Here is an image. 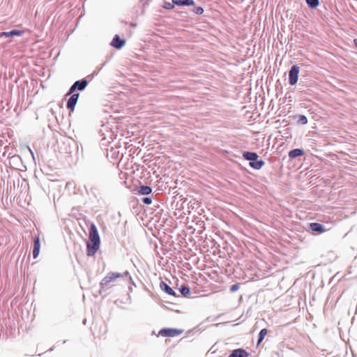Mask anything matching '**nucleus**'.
Instances as JSON below:
<instances>
[{"label": "nucleus", "instance_id": "aec40b11", "mask_svg": "<svg viewBox=\"0 0 357 357\" xmlns=\"http://www.w3.org/2000/svg\"><path fill=\"white\" fill-rule=\"evenodd\" d=\"M267 334V330L266 328H263L260 331L258 335V341L257 344H259L264 339L265 335Z\"/></svg>", "mask_w": 357, "mask_h": 357}, {"label": "nucleus", "instance_id": "4468645a", "mask_svg": "<svg viewBox=\"0 0 357 357\" xmlns=\"http://www.w3.org/2000/svg\"><path fill=\"white\" fill-rule=\"evenodd\" d=\"M248 353L243 349H234L229 357H248Z\"/></svg>", "mask_w": 357, "mask_h": 357}, {"label": "nucleus", "instance_id": "9d476101", "mask_svg": "<svg viewBox=\"0 0 357 357\" xmlns=\"http://www.w3.org/2000/svg\"><path fill=\"white\" fill-rule=\"evenodd\" d=\"M135 192L137 195H149L152 192V188L148 185H135Z\"/></svg>", "mask_w": 357, "mask_h": 357}, {"label": "nucleus", "instance_id": "6ab92c4d", "mask_svg": "<svg viewBox=\"0 0 357 357\" xmlns=\"http://www.w3.org/2000/svg\"><path fill=\"white\" fill-rule=\"evenodd\" d=\"M137 201L138 203H143L144 204L149 205L152 203V198L151 197H145L137 199Z\"/></svg>", "mask_w": 357, "mask_h": 357}, {"label": "nucleus", "instance_id": "5701e85b", "mask_svg": "<svg viewBox=\"0 0 357 357\" xmlns=\"http://www.w3.org/2000/svg\"><path fill=\"white\" fill-rule=\"evenodd\" d=\"M192 11L196 15H202L204 13V8L202 6H197Z\"/></svg>", "mask_w": 357, "mask_h": 357}, {"label": "nucleus", "instance_id": "1a4fd4ad", "mask_svg": "<svg viewBox=\"0 0 357 357\" xmlns=\"http://www.w3.org/2000/svg\"><path fill=\"white\" fill-rule=\"evenodd\" d=\"M309 228L317 234H322L326 231L328 229L324 226V225L319 222H312L309 225Z\"/></svg>", "mask_w": 357, "mask_h": 357}, {"label": "nucleus", "instance_id": "20e7f679", "mask_svg": "<svg viewBox=\"0 0 357 357\" xmlns=\"http://www.w3.org/2000/svg\"><path fill=\"white\" fill-rule=\"evenodd\" d=\"M243 157L250 161V166L252 168L257 170L260 169L265 164L264 160L258 159L259 156L255 152L245 151L243 153Z\"/></svg>", "mask_w": 357, "mask_h": 357}, {"label": "nucleus", "instance_id": "b1692460", "mask_svg": "<svg viewBox=\"0 0 357 357\" xmlns=\"http://www.w3.org/2000/svg\"><path fill=\"white\" fill-rule=\"evenodd\" d=\"M174 5H175L174 3H173L172 2L170 3V2H165L164 3V8H166V9H172L174 8Z\"/></svg>", "mask_w": 357, "mask_h": 357}, {"label": "nucleus", "instance_id": "dca6fc26", "mask_svg": "<svg viewBox=\"0 0 357 357\" xmlns=\"http://www.w3.org/2000/svg\"><path fill=\"white\" fill-rule=\"evenodd\" d=\"M172 3L176 6H193L195 5L194 0H172Z\"/></svg>", "mask_w": 357, "mask_h": 357}, {"label": "nucleus", "instance_id": "0eeeda50", "mask_svg": "<svg viewBox=\"0 0 357 357\" xmlns=\"http://www.w3.org/2000/svg\"><path fill=\"white\" fill-rule=\"evenodd\" d=\"M183 331L176 328H162L158 333V335L162 337H175L181 334Z\"/></svg>", "mask_w": 357, "mask_h": 357}, {"label": "nucleus", "instance_id": "4be33fe9", "mask_svg": "<svg viewBox=\"0 0 357 357\" xmlns=\"http://www.w3.org/2000/svg\"><path fill=\"white\" fill-rule=\"evenodd\" d=\"M298 123L302 124V125H305L307 123V119L305 116L304 115H299L298 116Z\"/></svg>", "mask_w": 357, "mask_h": 357}, {"label": "nucleus", "instance_id": "a878e982", "mask_svg": "<svg viewBox=\"0 0 357 357\" xmlns=\"http://www.w3.org/2000/svg\"><path fill=\"white\" fill-rule=\"evenodd\" d=\"M354 44L355 45V47H357V38L354 40Z\"/></svg>", "mask_w": 357, "mask_h": 357}, {"label": "nucleus", "instance_id": "423d86ee", "mask_svg": "<svg viewBox=\"0 0 357 357\" xmlns=\"http://www.w3.org/2000/svg\"><path fill=\"white\" fill-rule=\"evenodd\" d=\"M300 68L297 65L291 66L289 72V83L290 85H295L298 82Z\"/></svg>", "mask_w": 357, "mask_h": 357}, {"label": "nucleus", "instance_id": "f8f14e48", "mask_svg": "<svg viewBox=\"0 0 357 357\" xmlns=\"http://www.w3.org/2000/svg\"><path fill=\"white\" fill-rule=\"evenodd\" d=\"M40 248V238L39 236H36L33 240V257L34 259L37 258L39 255Z\"/></svg>", "mask_w": 357, "mask_h": 357}, {"label": "nucleus", "instance_id": "6e6552de", "mask_svg": "<svg viewBox=\"0 0 357 357\" xmlns=\"http://www.w3.org/2000/svg\"><path fill=\"white\" fill-rule=\"evenodd\" d=\"M79 96V93H72V96L70 97L67 102V109H69L70 112H73L75 110V105L77 104L78 98Z\"/></svg>", "mask_w": 357, "mask_h": 357}, {"label": "nucleus", "instance_id": "f257e3e1", "mask_svg": "<svg viewBox=\"0 0 357 357\" xmlns=\"http://www.w3.org/2000/svg\"><path fill=\"white\" fill-rule=\"evenodd\" d=\"M89 240L91 243H87L86 254L88 256H93L99 249L100 243L98 229L93 223L89 228Z\"/></svg>", "mask_w": 357, "mask_h": 357}, {"label": "nucleus", "instance_id": "2eb2a0df", "mask_svg": "<svg viewBox=\"0 0 357 357\" xmlns=\"http://www.w3.org/2000/svg\"><path fill=\"white\" fill-rule=\"evenodd\" d=\"M160 289L171 296H176V292L165 282L162 281L160 283Z\"/></svg>", "mask_w": 357, "mask_h": 357}, {"label": "nucleus", "instance_id": "393cba45", "mask_svg": "<svg viewBox=\"0 0 357 357\" xmlns=\"http://www.w3.org/2000/svg\"><path fill=\"white\" fill-rule=\"evenodd\" d=\"M239 284H233L231 288H230V291L231 292H234L236 291H237L238 289H239Z\"/></svg>", "mask_w": 357, "mask_h": 357}, {"label": "nucleus", "instance_id": "7ed1b4c3", "mask_svg": "<svg viewBox=\"0 0 357 357\" xmlns=\"http://www.w3.org/2000/svg\"><path fill=\"white\" fill-rule=\"evenodd\" d=\"M128 271L123 273L109 272L107 275L101 280L100 283L101 290H107L114 286V283L117 278H123V276L128 275Z\"/></svg>", "mask_w": 357, "mask_h": 357}, {"label": "nucleus", "instance_id": "f03ea898", "mask_svg": "<svg viewBox=\"0 0 357 357\" xmlns=\"http://www.w3.org/2000/svg\"><path fill=\"white\" fill-rule=\"evenodd\" d=\"M132 145L126 146V149L128 150L129 148L130 150H128V156L130 158H128L127 161L124 162V167L126 172L122 173L123 176H125L126 181L125 184L126 185V187L128 188H130L132 185L131 183L134 181V162H133V158L134 157L132 156V153H131L132 148L131 147Z\"/></svg>", "mask_w": 357, "mask_h": 357}, {"label": "nucleus", "instance_id": "a211bd4d", "mask_svg": "<svg viewBox=\"0 0 357 357\" xmlns=\"http://www.w3.org/2000/svg\"><path fill=\"white\" fill-rule=\"evenodd\" d=\"M180 293L183 295L184 297H190L191 294V291L190 288L188 286H181V287L179 289Z\"/></svg>", "mask_w": 357, "mask_h": 357}, {"label": "nucleus", "instance_id": "9b49d317", "mask_svg": "<svg viewBox=\"0 0 357 357\" xmlns=\"http://www.w3.org/2000/svg\"><path fill=\"white\" fill-rule=\"evenodd\" d=\"M125 43L124 40L121 39L118 35H115L111 42V45L116 49H121L125 45Z\"/></svg>", "mask_w": 357, "mask_h": 357}, {"label": "nucleus", "instance_id": "f3484780", "mask_svg": "<svg viewBox=\"0 0 357 357\" xmlns=\"http://www.w3.org/2000/svg\"><path fill=\"white\" fill-rule=\"evenodd\" d=\"M304 154V151L303 149H292L291 150L289 153H288V156L290 158H295L296 157H298V156H301Z\"/></svg>", "mask_w": 357, "mask_h": 357}, {"label": "nucleus", "instance_id": "ddd939ff", "mask_svg": "<svg viewBox=\"0 0 357 357\" xmlns=\"http://www.w3.org/2000/svg\"><path fill=\"white\" fill-rule=\"evenodd\" d=\"M24 34V31H21V30H17V29H14V30H12L10 31H4V32H1L0 33V37H10V36H21Z\"/></svg>", "mask_w": 357, "mask_h": 357}, {"label": "nucleus", "instance_id": "412c9836", "mask_svg": "<svg viewBox=\"0 0 357 357\" xmlns=\"http://www.w3.org/2000/svg\"><path fill=\"white\" fill-rule=\"evenodd\" d=\"M307 5L311 8H315L319 6V0H305Z\"/></svg>", "mask_w": 357, "mask_h": 357}, {"label": "nucleus", "instance_id": "39448f33", "mask_svg": "<svg viewBox=\"0 0 357 357\" xmlns=\"http://www.w3.org/2000/svg\"><path fill=\"white\" fill-rule=\"evenodd\" d=\"M88 81L86 79H82L76 81L70 88L66 96H70L76 90L83 91L87 86Z\"/></svg>", "mask_w": 357, "mask_h": 357}]
</instances>
